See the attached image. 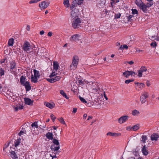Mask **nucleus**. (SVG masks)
<instances>
[{"instance_id": "3c124183", "label": "nucleus", "mask_w": 159, "mask_h": 159, "mask_svg": "<svg viewBox=\"0 0 159 159\" xmlns=\"http://www.w3.org/2000/svg\"><path fill=\"white\" fill-rule=\"evenodd\" d=\"M132 15L134 16H137L138 14V11H132Z\"/></svg>"}, {"instance_id": "b1692460", "label": "nucleus", "mask_w": 159, "mask_h": 159, "mask_svg": "<svg viewBox=\"0 0 159 159\" xmlns=\"http://www.w3.org/2000/svg\"><path fill=\"white\" fill-rule=\"evenodd\" d=\"M107 135L112 137H116L120 135L121 134L108 132L107 133Z\"/></svg>"}, {"instance_id": "37998d69", "label": "nucleus", "mask_w": 159, "mask_h": 159, "mask_svg": "<svg viewBox=\"0 0 159 159\" xmlns=\"http://www.w3.org/2000/svg\"><path fill=\"white\" fill-rule=\"evenodd\" d=\"M142 141L143 143H145L146 141L147 140L148 137L147 136L145 135H143L142 137Z\"/></svg>"}, {"instance_id": "e2e57ef3", "label": "nucleus", "mask_w": 159, "mask_h": 159, "mask_svg": "<svg viewBox=\"0 0 159 159\" xmlns=\"http://www.w3.org/2000/svg\"><path fill=\"white\" fill-rule=\"evenodd\" d=\"M50 156L52 157V158H57V156H56V155H52L51 154H50Z\"/></svg>"}, {"instance_id": "dca6fc26", "label": "nucleus", "mask_w": 159, "mask_h": 159, "mask_svg": "<svg viewBox=\"0 0 159 159\" xmlns=\"http://www.w3.org/2000/svg\"><path fill=\"white\" fill-rule=\"evenodd\" d=\"M7 90L8 89L7 86H4L2 88V85L0 84V93L5 95V93L7 92Z\"/></svg>"}, {"instance_id": "f3484780", "label": "nucleus", "mask_w": 159, "mask_h": 159, "mask_svg": "<svg viewBox=\"0 0 159 159\" xmlns=\"http://www.w3.org/2000/svg\"><path fill=\"white\" fill-rule=\"evenodd\" d=\"M159 135L156 133H153L151 136V139L152 141H156L158 140Z\"/></svg>"}, {"instance_id": "2f4dec72", "label": "nucleus", "mask_w": 159, "mask_h": 159, "mask_svg": "<svg viewBox=\"0 0 159 159\" xmlns=\"http://www.w3.org/2000/svg\"><path fill=\"white\" fill-rule=\"evenodd\" d=\"M59 67V64L57 62H53V69L55 70H57Z\"/></svg>"}, {"instance_id": "6ab92c4d", "label": "nucleus", "mask_w": 159, "mask_h": 159, "mask_svg": "<svg viewBox=\"0 0 159 159\" xmlns=\"http://www.w3.org/2000/svg\"><path fill=\"white\" fill-rule=\"evenodd\" d=\"M44 105L47 107L50 108L52 109L55 107V104L54 103H49L48 102H44Z\"/></svg>"}, {"instance_id": "13d9d810", "label": "nucleus", "mask_w": 159, "mask_h": 159, "mask_svg": "<svg viewBox=\"0 0 159 159\" xmlns=\"http://www.w3.org/2000/svg\"><path fill=\"white\" fill-rule=\"evenodd\" d=\"M50 117L53 121H54L56 119V117L52 114H51Z\"/></svg>"}, {"instance_id": "680f3d73", "label": "nucleus", "mask_w": 159, "mask_h": 159, "mask_svg": "<svg viewBox=\"0 0 159 159\" xmlns=\"http://www.w3.org/2000/svg\"><path fill=\"white\" fill-rule=\"evenodd\" d=\"M126 63H128L130 65L133 64L134 63V62L132 61H127Z\"/></svg>"}, {"instance_id": "f704fd0d", "label": "nucleus", "mask_w": 159, "mask_h": 159, "mask_svg": "<svg viewBox=\"0 0 159 159\" xmlns=\"http://www.w3.org/2000/svg\"><path fill=\"white\" fill-rule=\"evenodd\" d=\"M9 143H7L5 144L3 147V151L5 152V154L8 152V151L7 150V148L8 147Z\"/></svg>"}, {"instance_id": "cd10ccee", "label": "nucleus", "mask_w": 159, "mask_h": 159, "mask_svg": "<svg viewBox=\"0 0 159 159\" xmlns=\"http://www.w3.org/2000/svg\"><path fill=\"white\" fill-rule=\"evenodd\" d=\"M26 130L25 129L23 128L20 131V133L18 134V135L20 136H21V137H22V136L25 135L26 134Z\"/></svg>"}, {"instance_id": "473e14b6", "label": "nucleus", "mask_w": 159, "mask_h": 159, "mask_svg": "<svg viewBox=\"0 0 159 159\" xmlns=\"http://www.w3.org/2000/svg\"><path fill=\"white\" fill-rule=\"evenodd\" d=\"M135 84H137V87L139 88L140 89H142L144 88V84L143 83H135Z\"/></svg>"}, {"instance_id": "e433bc0d", "label": "nucleus", "mask_w": 159, "mask_h": 159, "mask_svg": "<svg viewBox=\"0 0 159 159\" xmlns=\"http://www.w3.org/2000/svg\"><path fill=\"white\" fill-rule=\"evenodd\" d=\"M132 129L134 131H136L139 128V124H137L134 126L132 127Z\"/></svg>"}, {"instance_id": "a18cd8bd", "label": "nucleus", "mask_w": 159, "mask_h": 159, "mask_svg": "<svg viewBox=\"0 0 159 159\" xmlns=\"http://www.w3.org/2000/svg\"><path fill=\"white\" fill-rule=\"evenodd\" d=\"M38 122H34L31 124V126L32 127H34L36 128H38Z\"/></svg>"}, {"instance_id": "c03bdc74", "label": "nucleus", "mask_w": 159, "mask_h": 159, "mask_svg": "<svg viewBox=\"0 0 159 159\" xmlns=\"http://www.w3.org/2000/svg\"><path fill=\"white\" fill-rule=\"evenodd\" d=\"M128 48V46L126 44H124L122 45H121L120 47V50H122V49H127Z\"/></svg>"}, {"instance_id": "412c9836", "label": "nucleus", "mask_w": 159, "mask_h": 159, "mask_svg": "<svg viewBox=\"0 0 159 159\" xmlns=\"http://www.w3.org/2000/svg\"><path fill=\"white\" fill-rule=\"evenodd\" d=\"M12 93L11 90L9 89L7 90V92L5 93V95H4L7 97V98L9 100L10 98V99H12L11 98V96H12Z\"/></svg>"}, {"instance_id": "6e6552de", "label": "nucleus", "mask_w": 159, "mask_h": 159, "mask_svg": "<svg viewBox=\"0 0 159 159\" xmlns=\"http://www.w3.org/2000/svg\"><path fill=\"white\" fill-rule=\"evenodd\" d=\"M149 95L148 92H144L142 93L140 97V101L142 104L145 102L146 101V98L149 97Z\"/></svg>"}, {"instance_id": "c756f323", "label": "nucleus", "mask_w": 159, "mask_h": 159, "mask_svg": "<svg viewBox=\"0 0 159 159\" xmlns=\"http://www.w3.org/2000/svg\"><path fill=\"white\" fill-rule=\"evenodd\" d=\"M38 78L35 76H34L33 75H32L31 78V81L32 82L36 83L37 82Z\"/></svg>"}, {"instance_id": "4d7b16f0", "label": "nucleus", "mask_w": 159, "mask_h": 159, "mask_svg": "<svg viewBox=\"0 0 159 159\" xmlns=\"http://www.w3.org/2000/svg\"><path fill=\"white\" fill-rule=\"evenodd\" d=\"M133 80L129 79L125 81V83L126 84H128L131 82H133L134 81Z\"/></svg>"}, {"instance_id": "72a5a7b5", "label": "nucleus", "mask_w": 159, "mask_h": 159, "mask_svg": "<svg viewBox=\"0 0 159 159\" xmlns=\"http://www.w3.org/2000/svg\"><path fill=\"white\" fill-rule=\"evenodd\" d=\"M34 75H33L34 76H35L38 78H39L40 76L39 74V72L37 70L34 69L33 70Z\"/></svg>"}, {"instance_id": "5fc2aeb1", "label": "nucleus", "mask_w": 159, "mask_h": 159, "mask_svg": "<svg viewBox=\"0 0 159 159\" xmlns=\"http://www.w3.org/2000/svg\"><path fill=\"white\" fill-rule=\"evenodd\" d=\"M80 99V100L83 103H86L87 102V101L83 98H82L81 97H79Z\"/></svg>"}, {"instance_id": "338daca9", "label": "nucleus", "mask_w": 159, "mask_h": 159, "mask_svg": "<svg viewBox=\"0 0 159 159\" xmlns=\"http://www.w3.org/2000/svg\"><path fill=\"white\" fill-rule=\"evenodd\" d=\"M60 152L59 151H55V152H53V153L55 154V155H56L57 154H58Z\"/></svg>"}, {"instance_id": "de8ad7c7", "label": "nucleus", "mask_w": 159, "mask_h": 159, "mask_svg": "<svg viewBox=\"0 0 159 159\" xmlns=\"http://www.w3.org/2000/svg\"><path fill=\"white\" fill-rule=\"evenodd\" d=\"M151 46L153 48H156L157 46V44L156 42L154 41L151 43Z\"/></svg>"}, {"instance_id": "58836bf2", "label": "nucleus", "mask_w": 159, "mask_h": 159, "mask_svg": "<svg viewBox=\"0 0 159 159\" xmlns=\"http://www.w3.org/2000/svg\"><path fill=\"white\" fill-rule=\"evenodd\" d=\"M139 114V112L138 110H133L132 112V114L134 116H137Z\"/></svg>"}, {"instance_id": "7c9ffc66", "label": "nucleus", "mask_w": 159, "mask_h": 159, "mask_svg": "<svg viewBox=\"0 0 159 159\" xmlns=\"http://www.w3.org/2000/svg\"><path fill=\"white\" fill-rule=\"evenodd\" d=\"M20 81L21 84L23 85L26 82L25 77L23 76H21L20 79Z\"/></svg>"}, {"instance_id": "9d476101", "label": "nucleus", "mask_w": 159, "mask_h": 159, "mask_svg": "<svg viewBox=\"0 0 159 159\" xmlns=\"http://www.w3.org/2000/svg\"><path fill=\"white\" fill-rule=\"evenodd\" d=\"M129 118V117L127 116H122L118 119V122L120 124H123Z\"/></svg>"}, {"instance_id": "2eb2a0df", "label": "nucleus", "mask_w": 159, "mask_h": 159, "mask_svg": "<svg viewBox=\"0 0 159 159\" xmlns=\"http://www.w3.org/2000/svg\"><path fill=\"white\" fill-rule=\"evenodd\" d=\"M80 35L78 34H75L72 35L70 38V40L71 42H75L79 40Z\"/></svg>"}, {"instance_id": "9b49d317", "label": "nucleus", "mask_w": 159, "mask_h": 159, "mask_svg": "<svg viewBox=\"0 0 159 159\" xmlns=\"http://www.w3.org/2000/svg\"><path fill=\"white\" fill-rule=\"evenodd\" d=\"M49 2L46 1H43L39 4V6L41 9H44L49 5Z\"/></svg>"}, {"instance_id": "20e7f679", "label": "nucleus", "mask_w": 159, "mask_h": 159, "mask_svg": "<svg viewBox=\"0 0 159 159\" xmlns=\"http://www.w3.org/2000/svg\"><path fill=\"white\" fill-rule=\"evenodd\" d=\"M10 156L12 159H19L18 156H19V159H24L25 155V152L22 149H19L16 152L15 151L11 150L10 151Z\"/></svg>"}, {"instance_id": "aec40b11", "label": "nucleus", "mask_w": 159, "mask_h": 159, "mask_svg": "<svg viewBox=\"0 0 159 159\" xmlns=\"http://www.w3.org/2000/svg\"><path fill=\"white\" fill-rule=\"evenodd\" d=\"M21 139L20 138H19L14 141V145L16 149H17L18 147L20 145V143H21Z\"/></svg>"}, {"instance_id": "49530a36", "label": "nucleus", "mask_w": 159, "mask_h": 159, "mask_svg": "<svg viewBox=\"0 0 159 159\" xmlns=\"http://www.w3.org/2000/svg\"><path fill=\"white\" fill-rule=\"evenodd\" d=\"M5 71L2 68H0V76L2 77V75H3L4 74Z\"/></svg>"}, {"instance_id": "a211bd4d", "label": "nucleus", "mask_w": 159, "mask_h": 159, "mask_svg": "<svg viewBox=\"0 0 159 159\" xmlns=\"http://www.w3.org/2000/svg\"><path fill=\"white\" fill-rule=\"evenodd\" d=\"M25 103L26 104L29 105H33V101L28 98H24Z\"/></svg>"}, {"instance_id": "ddd939ff", "label": "nucleus", "mask_w": 159, "mask_h": 159, "mask_svg": "<svg viewBox=\"0 0 159 159\" xmlns=\"http://www.w3.org/2000/svg\"><path fill=\"white\" fill-rule=\"evenodd\" d=\"M147 71V68L144 66H142L140 69L138 70V76L139 77H141L142 76L143 73L144 72H146Z\"/></svg>"}, {"instance_id": "864d4df0", "label": "nucleus", "mask_w": 159, "mask_h": 159, "mask_svg": "<svg viewBox=\"0 0 159 159\" xmlns=\"http://www.w3.org/2000/svg\"><path fill=\"white\" fill-rule=\"evenodd\" d=\"M121 14L120 13L116 14L115 15V19H117L120 18Z\"/></svg>"}, {"instance_id": "052dcab7", "label": "nucleus", "mask_w": 159, "mask_h": 159, "mask_svg": "<svg viewBox=\"0 0 159 159\" xmlns=\"http://www.w3.org/2000/svg\"><path fill=\"white\" fill-rule=\"evenodd\" d=\"M132 129V127H131L129 126H127L126 127V129L128 131H129Z\"/></svg>"}, {"instance_id": "8fccbe9b", "label": "nucleus", "mask_w": 159, "mask_h": 159, "mask_svg": "<svg viewBox=\"0 0 159 159\" xmlns=\"http://www.w3.org/2000/svg\"><path fill=\"white\" fill-rule=\"evenodd\" d=\"M40 0H31L29 1V3L30 4L36 3Z\"/></svg>"}, {"instance_id": "0eeeda50", "label": "nucleus", "mask_w": 159, "mask_h": 159, "mask_svg": "<svg viewBox=\"0 0 159 159\" xmlns=\"http://www.w3.org/2000/svg\"><path fill=\"white\" fill-rule=\"evenodd\" d=\"M92 84L91 89L92 90L93 92L94 93H97L99 92L100 91V88L98 85V83L95 82H90Z\"/></svg>"}, {"instance_id": "7ed1b4c3", "label": "nucleus", "mask_w": 159, "mask_h": 159, "mask_svg": "<svg viewBox=\"0 0 159 159\" xmlns=\"http://www.w3.org/2000/svg\"><path fill=\"white\" fill-rule=\"evenodd\" d=\"M22 49L24 52L30 54L35 50L36 48L35 45L30 44L29 42L25 41L22 46Z\"/></svg>"}, {"instance_id": "5701e85b", "label": "nucleus", "mask_w": 159, "mask_h": 159, "mask_svg": "<svg viewBox=\"0 0 159 159\" xmlns=\"http://www.w3.org/2000/svg\"><path fill=\"white\" fill-rule=\"evenodd\" d=\"M141 151L143 155H147L148 154V152L147 149V148L146 147L145 145L143 147Z\"/></svg>"}, {"instance_id": "4c0bfd02", "label": "nucleus", "mask_w": 159, "mask_h": 159, "mask_svg": "<svg viewBox=\"0 0 159 159\" xmlns=\"http://www.w3.org/2000/svg\"><path fill=\"white\" fill-rule=\"evenodd\" d=\"M60 92L61 94V95H62L65 98L67 99H68L69 98L67 97L66 93L64 92L63 90H61L60 91Z\"/></svg>"}, {"instance_id": "0e129e2a", "label": "nucleus", "mask_w": 159, "mask_h": 159, "mask_svg": "<svg viewBox=\"0 0 159 159\" xmlns=\"http://www.w3.org/2000/svg\"><path fill=\"white\" fill-rule=\"evenodd\" d=\"M103 96L105 97V98L106 99V100H108V98H107L106 94H105V92H103Z\"/></svg>"}, {"instance_id": "4468645a", "label": "nucleus", "mask_w": 159, "mask_h": 159, "mask_svg": "<svg viewBox=\"0 0 159 159\" xmlns=\"http://www.w3.org/2000/svg\"><path fill=\"white\" fill-rule=\"evenodd\" d=\"M61 78L60 76H56V77L52 78H48L47 80L49 82L51 83H54L57 81H59Z\"/></svg>"}, {"instance_id": "c9c22d12", "label": "nucleus", "mask_w": 159, "mask_h": 159, "mask_svg": "<svg viewBox=\"0 0 159 159\" xmlns=\"http://www.w3.org/2000/svg\"><path fill=\"white\" fill-rule=\"evenodd\" d=\"M14 39L11 38L8 41V44L9 46H12L14 43Z\"/></svg>"}, {"instance_id": "79ce46f5", "label": "nucleus", "mask_w": 159, "mask_h": 159, "mask_svg": "<svg viewBox=\"0 0 159 159\" xmlns=\"http://www.w3.org/2000/svg\"><path fill=\"white\" fill-rule=\"evenodd\" d=\"M151 38L154 39V40L159 41V36L158 35L152 36L151 37Z\"/></svg>"}, {"instance_id": "4be33fe9", "label": "nucleus", "mask_w": 159, "mask_h": 159, "mask_svg": "<svg viewBox=\"0 0 159 159\" xmlns=\"http://www.w3.org/2000/svg\"><path fill=\"white\" fill-rule=\"evenodd\" d=\"M23 85L25 86L26 91H28L31 89V86L28 81H26Z\"/></svg>"}, {"instance_id": "393cba45", "label": "nucleus", "mask_w": 159, "mask_h": 159, "mask_svg": "<svg viewBox=\"0 0 159 159\" xmlns=\"http://www.w3.org/2000/svg\"><path fill=\"white\" fill-rule=\"evenodd\" d=\"M55 146L54 145H52L50 147V148L53 152H55V151H57L60 149V145H57Z\"/></svg>"}, {"instance_id": "f257e3e1", "label": "nucleus", "mask_w": 159, "mask_h": 159, "mask_svg": "<svg viewBox=\"0 0 159 159\" xmlns=\"http://www.w3.org/2000/svg\"><path fill=\"white\" fill-rule=\"evenodd\" d=\"M83 11H71V17L72 18V26L74 29L79 28L82 25L81 18L84 16Z\"/></svg>"}, {"instance_id": "6e6d98bb", "label": "nucleus", "mask_w": 159, "mask_h": 159, "mask_svg": "<svg viewBox=\"0 0 159 159\" xmlns=\"http://www.w3.org/2000/svg\"><path fill=\"white\" fill-rule=\"evenodd\" d=\"M78 84L81 86H83L84 84V81L82 80H80L77 81Z\"/></svg>"}, {"instance_id": "f03ea898", "label": "nucleus", "mask_w": 159, "mask_h": 159, "mask_svg": "<svg viewBox=\"0 0 159 159\" xmlns=\"http://www.w3.org/2000/svg\"><path fill=\"white\" fill-rule=\"evenodd\" d=\"M84 1V0H72L70 9L71 10L76 9L77 7L79 6L80 9L84 10L88 9V6L87 3Z\"/></svg>"}, {"instance_id": "bb28decb", "label": "nucleus", "mask_w": 159, "mask_h": 159, "mask_svg": "<svg viewBox=\"0 0 159 159\" xmlns=\"http://www.w3.org/2000/svg\"><path fill=\"white\" fill-rule=\"evenodd\" d=\"M63 4L66 7H70L71 6H70L69 0H63Z\"/></svg>"}, {"instance_id": "603ef678", "label": "nucleus", "mask_w": 159, "mask_h": 159, "mask_svg": "<svg viewBox=\"0 0 159 159\" xmlns=\"http://www.w3.org/2000/svg\"><path fill=\"white\" fill-rule=\"evenodd\" d=\"M133 16H134L132 15H130L128 16H126V18L128 19V22L130 21L131 19Z\"/></svg>"}, {"instance_id": "1a4fd4ad", "label": "nucleus", "mask_w": 159, "mask_h": 159, "mask_svg": "<svg viewBox=\"0 0 159 159\" xmlns=\"http://www.w3.org/2000/svg\"><path fill=\"white\" fill-rule=\"evenodd\" d=\"M9 68L11 73L13 74L16 70L15 62L14 61H11L10 62Z\"/></svg>"}, {"instance_id": "ea45409f", "label": "nucleus", "mask_w": 159, "mask_h": 159, "mask_svg": "<svg viewBox=\"0 0 159 159\" xmlns=\"http://www.w3.org/2000/svg\"><path fill=\"white\" fill-rule=\"evenodd\" d=\"M52 139V142L54 144V145H59V143L57 140L55 139Z\"/></svg>"}, {"instance_id": "bf43d9fd", "label": "nucleus", "mask_w": 159, "mask_h": 159, "mask_svg": "<svg viewBox=\"0 0 159 159\" xmlns=\"http://www.w3.org/2000/svg\"><path fill=\"white\" fill-rule=\"evenodd\" d=\"M56 75V74L55 73V72H52V73L51 74V75H50L49 77L51 78L54 76H55Z\"/></svg>"}, {"instance_id": "c85d7f7f", "label": "nucleus", "mask_w": 159, "mask_h": 159, "mask_svg": "<svg viewBox=\"0 0 159 159\" xmlns=\"http://www.w3.org/2000/svg\"><path fill=\"white\" fill-rule=\"evenodd\" d=\"M46 136L47 138L48 139L52 140L53 139V134L52 133L48 132L46 134Z\"/></svg>"}, {"instance_id": "39448f33", "label": "nucleus", "mask_w": 159, "mask_h": 159, "mask_svg": "<svg viewBox=\"0 0 159 159\" xmlns=\"http://www.w3.org/2000/svg\"><path fill=\"white\" fill-rule=\"evenodd\" d=\"M136 5L139 7L140 9L144 10L149 8L153 5V2H148L145 4L141 0H136L135 1Z\"/></svg>"}, {"instance_id": "774afa93", "label": "nucleus", "mask_w": 159, "mask_h": 159, "mask_svg": "<svg viewBox=\"0 0 159 159\" xmlns=\"http://www.w3.org/2000/svg\"><path fill=\"white\" fill-rule=\"evenodd\" d=\"M77 111V109L76 108H74L73 109V112L74 113H75Z\"/></svg>"}, {"instance_id": "09e8293b", "label": "nucleus", "mask_w": 159, "mask_h": 159, "mask_svg": "<svg viewBox=\"0 0 159 159\" xmlns=\"http://www.w3.org/2000/svg\"><path fill=\"white\" fill-rule=\"evenodd\" d=\"M60 122L63 124H66L65 122L64 121V120L62 117H61L58 119Z\"/></svg>"}, {"instance_id": "a878e982", "label": "nucleus", "mask_w": 159, "mask_h": 159, "mask_svg": "<svg viewBox=\"0 0 159 159\" xmlns=\"http://www.w3.org/2000/svg\"><path fill=\"white\" fill-rule=\"evenodd\" d=\"M15 110L17 111L20 110L22 109L23 108V106L21 104H19L14 107Z\"/></svg>"}, {"instance_id": "423d86ee", "label": "nucleus", "mask_w": 159, "mask_h": 159, "mask_svg": "<svg viewBox=\"0 0 159 159\" xmlns=\"http://www.w3.org/2000/svg\"><path fill=\"white\" fill-rule=\"evenodd\" d=\"M79 61V59L78 56H74L72 59V63L70 67V69L71 70H75L77 67Z\"/></svg>"}, {"instance_id": "69168bd1", "label": "nucleus", "mask_w": 159, "mask_h": 159, "mask_svg": "<svg viewBox=\"0 0 159 159\" xmlns=\"http://www.w3.org/2000/svg\"><path fill=\"white\" fill-rule=\"evenodd\" d=\"M52 32H49L48 34V36L51 37L52 35Z\"/></svg>"}, {"instance_id": "a19ab883", "label": "nucleus", "mask_w": 159, "mask_h": 159, "mask_svg": "<svg viewBox=\"0 0 159 159\" xmlns=\"http://www.w3.org/2000/svg\"><path fill=\"white\" fill-rule=\"evenodd\" d=\"M12 99H10V98L9 100L10 101H11V102H14L16 100V96L13 95V93L12 94V96L11 97Z\"/></svg>"}, {"instance_id": "f8f14e48", "label": "nucleus", "mask_w": 159, "mask_h": 159, "mask_svg": "<svg viewBox=\"0 0 159 159\" xmlns=\"http://www.w3.org/2000/svg\"><path fill=\"white\" fill-rule=\"evenodd\" d=\"M136 75L135 72L132 71H129L128 70L125 71L123 73V75L126 78H128L129 76L133 75L135 76Z\"/></svg>"}]
</instances>
